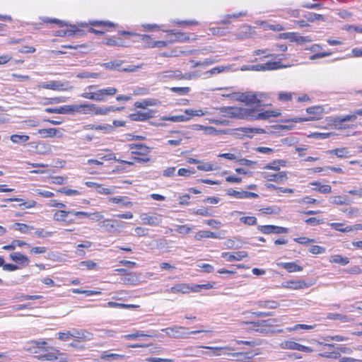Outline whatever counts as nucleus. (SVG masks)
<instances>
[{
	"label": "nucleus",
	"instance_id": "nucleus-41",
	"mask_svg": "<svg viewBox=\"0 0 362 362\" xmlns=\"http://www.w3.org/2000/svg\"><path fill=\"white\" fill-rule=\"evenodd\" d=\"M312 185L313 186H316L317 187L315 188L314 189L321 192V193H323V194H327V193H329L332 190V188L329 185H321L320 182H312L311 183Z\"/></svg>",
	"mask_w": 362,
	"mask_h": 362
},
{
	"label": "nucleus",
	"instance_id": "nucleus-22",
	"mask_svg": "<svg viewBox=\"0 0 362 362\" xmlns=\"http://www.w3.org/2000/svg\"><path fill=\"white\" fill-rule=\"evenodd\" d=\"M326 153L327 155H334L339 158H346L350 156L349 151L345 147L328 150Z\"/></svg>",
	"mask_w": 362,
	"mask_h": 362
},
{
	"label": "nucleus",
	"instance_id": "nucleus-60",
	"mask_svg": "<svg viewBox=\"0 0 362 362\" xmlns=\"http://www.w3.org/2000/svg\"><path fill=\"white\" fill-rule=\"evenodd\" d=\"M225 235H226L225 230H221L218 233H214V232L207 230L208 238H211L223 239V238H224Z\"/></svg>",
	"mask_w": 362,
	"mask_h": 362
},
{
	"label": "nucleus",
	"instance_id": "nucleus-33",
	"mask_svg": "<svg viewBox=\"0 0 362 362\" xmlns=\"http://www.w3.org/2000/svg\"><path fill=\"white\" fill-rule=\"evenodd\" d=\"M93 104H81V105H73L74 109H76L74 110V112H82L83 114H90L93 112L92 106Z\"/></svg>",
	"mask_w": 362,
	"mask_h": 362
},
{
	"label": "nucleus",
	"instance_id": "nucleus-44",
	"mask_svg": "<svg viewBox=\"0 0 362 362\" xmlns=\"http://www.w3.org/2000/svg\"><path fill=\"white\" fill-rule=\"evenodd\" d=\"M69 216V212L65 210L57 211L54 216L53 219L56 221H66V218Z\"/></svg>",
	"mask_w": 362,
	"mask_h": 362
},
{
	"label": "nucleus",
	"instance_id": "nucleus-12",
	"mask_svg": "<svg viewBox=\"0 0 362 362\" xmlns=\"http://www.w3.org/2000/svg\"><path fill=\"white\" fill-rule=\"evenodd\" d=\"M154 117V111L149 110L147 112H141L138 111L136 113H132L129 115V117L132 121H146Z\"/></svg>",
	"mask_w": 362,
	"mask_h": 362
},
{
	"label": "nucleus",
	"instance_id": "nucleus-50",
	"mask_svg": "<svg viewBox=\"0 0 362 362\" xmlns=\"http://www.w3.org/2000/svg\"><path fill=\"white\" fill-rule=\"evenodd\" d=\"M67 27H70L71 36H83L85 35V31L78 28L76 25L70 24L68 23Z\"/></svg>",
	"mask_w": 362,
	"mask_h": 362
},
{
	"label": "nucleus",
	"instance_id": "nucleus-25",
	"mask_svg": "<svg viewBox=\"0 0 362 362\" xmlns=\"http://www.w3.org/2000/svg\"><path fill=\"white\" fill-rule=\"evenodd\" d=\"M122 281L126 284L129 285H137L139 283V279L138 276L134 273L127 272L125 275L122 277Z\"/></svg>",
	"mask_w": 362,
	"mask_h": 362
},
{
	"label": "nucleus",
	"instance_id": "nucleus-61",
	"mask_svg": "<svg viewBox=\"0 0 362 362\" xmlns=\"http://www.w3.org/2000/svg\"><path fill=\"white\" fill-rule=\"evenodd\" d=\"M35 234L38 238H47L53 235L54 232L51 231H45L43 228H39L35 232Z\"/></svg>",
	"mask_w": 362,
	"mask_h": 362
},
{
	"label": "nucleus",
	"instance_id": "nucleus-2",
	"mask_svg": "<svg viewBox=\"0 0 362 362\" xmlns=\"http://www.w3.org/2000/svg\"><path fill=\"white\" fill-rule=\"evenodd\" d=\"M184 327L173 326L162 329L161 331L166 333L170 337L173 338H187L189 334H195L205 332L204 330H194L189 332H186Z\"/></svg>",
	"mask_w": 362,
	"mask_h": 362
},
{
	"label": "nucleus",
	"instance_id": "nucleus-64",
	"mask_svg": "<svg viewBox=\"0 0 362 362\" xmlns=\"http://www.w3.org/2000/svg\"><path fill=\"white\" fill-rule=\"evenodd\" d=\"M284 348L291 349V350H297L299 349L300 344L293 341H286L284 343Z\"/></svg>",
	"mask_w": 362,
	"mask_h": 362
},
{
	"label": "nucleus",
	"instance_id": "nucleus-57",
	"mask_svg": "<svg viewBox=\"0 0 362 362\" xmlns=\"http://www.w3.org/2000/svg\"><path fill=\"white\" fill-rule=\"evenodd\" d=\"M170 89L172 92L176 93L180 95H186L190 91L189 87H172Z\"/></svg>",
	"mask_w": 362,
	"mask_h": 362
},
{
	"label": "nucleus",
	"instance_id": "nucleus-40",
	"mask_svg": "<svg viewBox=\"0 0 362 362\" xmlns=\"http://www.w3.org/2000/svg\"><path fill=\"white\" fill-rule=\"evenodd\" d=\"M105 45L111 47H125L124 42L122 38L111 37L107 38L105 42Z\"/></svg>",
	"mask_w": 362,
	"mask_h": 362
},
{
	"label": "nucleus",
	"instance_id": "nucleus-49",
	"mask_svg": "<svg viewBox=\"0 0 362 362\" xmlns=\"http://www.w3.org/2000/svg\"><path fill=\"white\" fill-rule=\"evenodd\" d=\"M107 305L110 308H133L139 307L136 305L119 303L113 301H109Z\"/></svg>",
	"mask_w": 362,
	"mask_h": 362
},
{
	"label": "nucleus",
	"instance_id": "nucleus-11",
	"mask_svg": "<svg viewBox=\"0 0 362 362\" xmlns=\"http://www.w3.org/2000/svg\"><path fill=\"white\" fill-rule=\"evenodd\" d=\"M227 194L229 196L234 197L238 199H247V198H257L259 195L255 192H250L247 191H236L233 189H229L227 191Z\"/></svg>",
	"mask_w": 362,
	"mask_h": 362
},
{
	"label": "nucleus",
	"instance_id": "nucleus-18",
	"mask_svg": "<svg viewBox=\"0 0 362 362\" xmlns=\"http://www.w3.org/2000/svg\"><path fill=\"white\" fill-rule=\"evenodd\" d=\"M167 293H183L186 294L190 292L189 284H177L170 288L166 289Z\"/></svg>",
	"mask_w": 362,
	"mask_h": 362
},
{
	"label": "nucleus",
	"instance_id": "nucleus-34",
	"mask_svg": "<svg viewBox=\"0 0 362 362\" xmlns=\"http://www.w3.org/2000/svg\"><path fill=\"white\" fill-rule=\"evenodd\" d=\"M12 228L16 230H18L23 233H28L30 230H34V227L33 226H29L25 223H15Z\"/></svg>",
	"mask_w": 362,
	"mask_h": 362
},
{
	"label": "nucleus",
	"instance_id": "nucleus-42",
	"mask_svg": "<svg viewBox=\"0 0 362 362\" xmlns=\"http://www.w3.org/2000/svg\"><path fill=\"white\" fill-rule=\"evenodd\" d=\"M28 135L13 134L11 136V141L15 144H21L29 140Z\"/></svg>",
	"mask_w": 362,
	"mask_h": 362
},
{
	"label": "nucleus",
	"instance_id": "nucleus-1",
	"mask_svg": "<svg viewBox=\"0 0 362 362\" xmlns=\"http://www.w3.org/2000/svg\"><path fill=\"white\" fill-rule=\"evenodd\" d=\"M223 349L231 350L230 347H211V346H200L194 347L190 349H186V356H200L203 354L209 356H219V351Z\"/></svg>",
	"mask_w": 362,
	"mask_h": 362
},
{
	"label": "nucleus",
	"instance_id": "nucleus-16",
	"mask_svg": "<svg viewBox=\"0 0 362 362\" xmlns=\"http://www.w3.org/2000/svg\"><path fill=\"white\" fill-rule=\"evenodd\" d=\"M277 322H278L277 319L271 318V319L258 320L257 322H246V323L253 325L254 327H264L267 329V328L273 329V327L276 325V324Z\"/></svg>",
	"mask_w": 362,
	"mask_h": 362
},
{
	"label": "nucleus",
	"instance_id": "nucleus-36",
	"mask_svg": "<svg viewBox=\"0 0 362 362\" xmlns=\"http://www.w3.org/2000/svg\"><path fill=\"white\" fill-rule=\"evenodd\" d=\"M40 19L43 23H55L59 25V28H64L68 26V22L59 20L57 18H52L49 17H41Z\"/></svg>",
	"mask_w": 362,
	"mask_h": 362
},
{
	"label": "nucleus",
	"instance_id": "nucleus-59",
	"mask_svg": "<svg viewBox=\"0 0 362 362\" xmlns=\"http://www.w3.org/2000/svg\"><path fill=\"white\" fill-rule=\"evenodd\" d=\"M240 221L248 226H254L257 224V218L255 216H244L240 218Z\"/></svg>",
	"mask_w": 362,
	"mask_h": 362
},
{
	"label": "nucleus",
	"instance_id": "nucleus-17",
	"mask_svg": "<svg viewBox=\"0 0 362 362\" xmlns=\"http://www.w3.org/2000/svg\"><path fill=\"white\" fill-rule=\"evenodd\" d=\"M247 256V252L246 251H238L235 252V255H233L230 252H222L221 257L223 258L226 259L227 261L232 262V261H240L243 258L246 257Z\"/></svg>",
	"mask_w": 362,
	"mask_h": 362
},
{
	"label": "nucleus",
	"instance_id": "nucleus-13",
	"mask_svg": "<svg viewBox=\"0 0 362 362\" xmlns=\"http://www.w3.org/2000/svg\"><path fill=\"white\" fill-rule=\"evenodd\" d=\"M9 258L21 267H27L30 263L29 258L26 255L18 252L11 253L9 255Z\"/></svg>",
	"mask_w": 362,
	"mask_h": 362
},
{
	"label": "nucleus",
	"instance_id": "nucleus-19",
	"mask_svg": "<svg viewBox=\"0 0 362 362\" xmlns=\"http://www.w3.org/2000/svg\"><path fill=\"white\" fill-rule=\"evenodd\" d=\"M313 285L311 281L307 282L304 280L290 281L286 282V287L291 289H301L308 288Z\"/></svg>",
	"mask_w": 362,
	"mask_h": 362
},
{
	"label": "nucleus",
	"instance_id": "nucleus-54",
	"mask_svg": "<svg viewBox=\"0 0 362 362\" xmlns=\"http://www.w3.org/2000/svg\"><path fill=\"white\" fill-rule=\"evenodd\" d=\"M84 267L88 269H93L97 267V264L91 260H86L82 261L78 264V269H83Z\"/></svg>",
	"mask_w": 362,
	"mask_h": 362
},
{
	"label": "nucleus",
	"instance_id": "nucleus-46",
	"mask_svg": "<svg viewBox=\"0 0 362 362\" xmlns=\"http://www.w3.org/2000/svg\"><path fill=\"white\" fill-rule=\"evenodd\" d=\"M332 262L337 263L341 265H346L349 262V259L346 257H342L340 255H335L332 256V259L330 260Z\"/></svg>",
	"mask_w": 362,
	"mask_h": 362
},
{
	"label": "nucleus",
	"instance_id": "nucleus-8",
	"mask_svg": "<svg viewBox=\"0 0 362 362\" xmlns=\"http://www.w3.org/2000/svg\"><path fill=\"white\" fill-rule=\"evenodd\" d=\"M79 25L83 28H86L88 25L95 26V27H102V28H115L117 24L114 23L110 21H96V20H90L88 23H80Z\"/></svg>",
	"mask_w": 362,
	"mask_h": 362
},
{
	"label": "nucleus",
	"instance_id": "nucleus-32",
	"mask_svg": "<svg viewBox=\"0 0 362 362\" xmlns=\"http://www.w3.org/2000/svg\"><path fill=\"white\" fill-rule=\"evenodd\" d=\"M163 78L182 79V71L179 69L168 70L163 73Z\"/></svg>",
	"mask_w": 362,
	"mask_h": 362
},
{
	"label": "nucleus",
	"instance_id": "nucleus-27",
	"mask_svg": "<svg viewBox=\"0 0 362 362\" xmlns=\"http://www.w3.org/2000/svg\"><path fill=\"white\" fill-rule=\"evenodd\" d=\"M278 266L286 269L288 272H300L303 267L296 264V262H280Z\"/></svg>",
	"mask_w": 362,
	"mask_h": 362
},
{
	"label": "nucleus",
	"instance_id": "nucleus-28",
	"mask_svg": "<svg viewBox=\"0 0 362 362\" xmlns=\"http://www.w3.org/2000/svg\"><path fill=\"white\" fill-rule=\"evenodd\" d=\"M141 220L144 223L154 226H158L161 222V219L158 216H148L147 214H143Z\"/></svg>",
	"mask_w": 362,
	"mask_h": 362
},
{
	"label": "nucleus",
	"instance_id": "nucleus-62",
	"mask_svg": "<svg viewBox=\"0 0 362 362\" xmlns=\"http://www.w3.org/2000/svg\"><path fill=\"white\" fill-rule=\"evenodd\" d=\"M156 105V103L153 102V100H144L142 102H136L134 103V106L138 107V108H146L147 106H152V105Z\"/></svg>",
	"mask_w": 362,
	"mask_h": 362
},
{
	"label": "nucleus",
	"instance_id": "nucleus-7",
	"mask_svg": "<svg viewBox=\"0 0 362 362\" xmlns=\"http://www.w3.org/2000/svg\"><path fill=\"white\" fill-rule=\"evenodd\" d=\"M122 226V222L117 220L106 219L100 223V227L104 228L109 233H115Z\"/></svg>",
	"mask_w": 362,
	"mask_h": 362
},
{
	"label": "nucleus",
	"instance_id": "nucleus-39",
	"mask_svg": "<svg viewBox=\"0 0 362 362\" xmlns=\"http://www.w3.org/2000/svg\"><path fill=\"white\" fill-rule=\"evenodd\" d=\"M190 117H187L184 115L161 117V119L163 121H171L173 122H185L188 121Z\"/></svg>",
	"mask_w": 362,
	"mask_h": 362
},
{
	"label": "nucleus",
	"instance_id": "nucleus-5",
	"mask_svg": "<svg viewBox=\"0 0 362 362\" xmlns=\"http://www.w3.org/2000/svg\"><path fill=\"white\" fill-rule=\"evenodd\" d=\"M234 131H241V132L245 133H255V134H264L266 132L264 129L262 128H255V127H240L234 129H222V130H218L216 133V135L219 134H232V132Z\"/></svg>",
	"mask_w": 362,
	"mask_h": 362
},
{
	"label": "nucleus",
	"instance_id": "nucleus-51",
	"mask_svg": "<svg viewBox=\"0 0 362 362\" xmlns=\"http://www.w3.org/2000/svg\"><path fill=\"white\" fill-rule=\"evenodd\" d=\"M100 358L103 360H118L124 358V356L117 354H107L106 352H104L102 354Z\"/></svg>",
	"mask_w": 362,
	"mask_h": 362
},
{
	"label": "nucleus",
	"instance_id": "nucleus-3",
	"mask_svg": "<svg viewBox=\"0 0 362 362\" xmlns=\"http://www.w3.org/2000/svg\"><path fill=\"white\" fill-rule=\"evenodd\" d=\"M231 110H233V118L251 121V116L257 111V109L233 107Z\"/></svg>",
	"mask_w": 362,
	"mask_h": 362
},
{
	"label": "nucleus",
	"instance_id": "nucleus-30",
	"mask_svg": "<svg viewBox=\"0 0 362 362\" xmlns=\"http://www.w3.org/2000/svg\"><path fill=\"white\" fill-rule=\"evenodd\" d=\"M123 60H113L109 62L103 63L101 64L102 66L110 70H117L121 71V65L124 63Z\"/></svg>",
	"mask_w": 362,
	"mask_h": 362
},
{
	"label": "nucleus",
	"instance_id": "nucleus-15",
	"mask_svg": "<svg viewBox=\"0 0 362 362\" xmlns=\"http://www.w3.org/2000/svg\"><path fill=\"white\" fill-rule=\"evenodd\" d=\"M128 147L130 150L136 149L137 151H132V153L134 155L146 156L149 152L151 148L144 144H129Z\"/></svg>",
	"mask_w": 362,
	"mask_h": 362
},
{
	"label": "nucleus",
	"instance_id": "nucleus-9",
	"mask_svg": "<svg viewBox=\"0 0 362 362\" xmlns=\"http://www.w3.org/2000/svg\"><path fill=\"white\" fill-rule=\"evenodd\" d=\"M262 176L264 179L268 181H272L275 182H281L288 178L285 171L279 172V173L275 174H270L267 172H263L262 173Z\"/></svg>",
	"mask_w": 362,
	"mask_h": 362
},
{
	"label": "nucleus",
	"instance_id": "nucleus-31",
	"mask_svg": "<svg viewBox=\"0 0 362 362\" xmlns=\"http://www.w3.org/2000/svg\"><path fill=\"white\" fill-rule=\"evenodd\" d=\"M139 337H158L157 334L153 332L149 334H145L143 331H136L135 333L129 334L124 336L126 339H136Z\"/></svg>",
	"mask_w": 362,
	"mask_h": 362
},
{
	"label": "nucleus",
	"instance_id": "nucleus-6",
	"mask_svg": "<svg viewBox=\"0 0 362 362\" xmlns=\"http://www.w3.org/2000/svg\"><path fill=\"white\" fill-rule=\"evenodd\" d=\"M258 230L264 234H281L288 232L287 228L273 225L259 226Z\"/></svg>",
	"mask_w": 362,
	"mask_h": 362
},
{
	"label": "nucleus",
	"instance_id": "nucleus-21",
	"mask_svg": "<svg viewBox=\"0 0 362 362\" xmlns=\"http://www.w3.org/2000/svg\"><path fill=\"white\" fill-rule=\"evenodd\" d=\"M83 129L84 130H101L103 131L104 133H109L110 132H112L114 130V127L108 124H87L83 127Z\"/></svg>",
	"mask_w": 362,
	"mask_h": 362
},
{
	"label": "nucleus",
	"instance_id": "nucleus-63",
	"mask_svg": "<svg viewBox=\"0 0 362 362\" xmlns=\"http://www.w3.org/2000/svg\"><path fill=\"white\" fill-rule=\"evenodd\" d=\"M185 113L186 114L187 117H190V118L193 116H203L204 115V112L202 110H191L187 109L185 110Z\"/></svg>",
	"mask_w": 362,
	"mask_h": 362
},
{
	"label": "nucleus",
	"instance_id": "nucleus-56",
	"mask_svg": "<svg viewBox=\"0 0 362 362\" xmlns=\"http://www.w3.org/2000/svg\"><path fill=\"white\" fill-rule=\"evenodd\" d=\"M126 199H127V197H115L110 198V201L112 202V203H115V204L122 203L123 205H124L126 206H132V204L131 202H124Z\"/></svg>",
	"mask_w": 362,
	"mask_h": 362
},
{
	"label": "nucleus",
	"instance_id": "nucleus-58",
	"mask_svg": "<svg viewBox=\"0 0 362 362\" xmlns=\"http://www.w3.org/2000/svg\"><path fill=\"white\" fill-rule=\"evenodd\" d=\"M100 76V74L98 73H91L88 71H82L78 73L76 75L77 78H97Z\"/></svg>",
	"mask_w": 362,
	"mask_h": 362
},
{
	"label": "nucleus",
	"instance_id": "nucleus-52",
	"mask_svg": "<svg viewBox=\"0 0 362 362\" xmlns=\"http://www.w3.org/2000/svg\"><path fill=\"white\" fill-rule=\"evenodd\" d=\"M304 17L310 22H314L315 21H324L325 18L321 14L315 13H308L304 16Z\"/></svg>",
	"mask_w": 362,
	"mask_h": 362
},
{
	"label": "nucleus",
	"instance_id": "nucleus-43",
	"mask_svg": "<svg viewBox=\"0 0 362 362\" xmlns=\"http://www.w3.org/2000/svg\"><path fill=\"white\" fill-rule=\"evenodd\" d=\"M252 329L259 333H261L262 334H274L275 332H282V329H279L277 331L274 330V329L267 328V329L264 327H254L252 325Z\"/></svg>",
	"mask_w": 362,
	"mask_h": 362
},
{
	"label": "nucleus",
	"instance_id": "nucleus-4",
	"mask_svg": "<svg viewBox=\"0 0 362 362\" xmlns=\"http://www.w3.org/2000/svg\"><path fill=\"white\" fill-rule=\"evenodd\" d=\"M235 100L245 103L247 105L256 104L257 107L263 106L261 100H259L255 94L238 93Z\"/></svg>",
	"mask_w": 362,
	"mask_h": 362
},
{
	"label": "nucleus",
	"instance_id": "nucleus-23",
	"mask_svg": "<svg viewBox=\"0 0 362 362\" xmlns=\"http://www.w3.org/2000/svg\"><path fill=\"white\" fill-rule=\"evenodd\" d=\"M73 337L90 341L93 339V334L84 329H73Z\"/></svg>",
	"mask_w": 362,
	"mask_h": 362
},
{
	"label": "nucleus",
	"instance_id": "nucleus-20",
	"mask_svg": "<svg viewBox=\"0 0 362 362\" xmlns=\"http://www.w3.org/2000/svg\"><path fill=\"white\" fill-rule=\"evenodd\" d=\"M325 347H327L328 349H334L324 351L323 353L320 354V356H321L322 357H325V358H334V359L340 358L341 354H339V351H337V349L334 344H325Z\"/></svg>",
	"mask_w": 362,
	"mask_h": 362
},
{
	"label": "nucleus",
	"instance_id": "nucleus-26",
	"mask_svg": "<svg viewBox=\"0 0 362 362\" xmlns=\"http://www.w3.org/2000/svg\"><path fill=\"white\" fill-rule=\"evenodd\" d=\"M167 32L170 34L172 41L187 42L189 40V37L184 33L175 32L174 30H170Z\"/></svg>",
	"mask_w": 362,
	"mask_h": 362
},
{
	"label": "nucleus",
	"instance_id": "nucleus-47",
	"mask_svg": "<svg viewBox=\"0 0 362 362\" xmlns=\"http://www.w3.org/2000/svg\"><path fill=\"white\" fill-rule=\"evenodd\" d=\"M120 34L122 35L134 36L136 37V41H147L151 39V37L148 35H137L129 31H122Z\"/></svg>",
	"mask_w": 362,
	"mask_h": 362
},
{
	"label": "nucleus",
	"instance_id": "nucleus-48",
	"mask_svg": "<svg viewBox=\"0 0 362 362\" xmlns=\"http://www.w3.org/2000/svg\"><path fill=\"white\" fill-rule=\"evenodd\" d=\"M272 112H269V110H266L264 112L258 113L255 115V113L252 114V116H251L252 120H258V119H267L269 117H271V115H273Z\"/></svg>",
	"mask_w": 362,
	"mask_h": 362
},
{
	"label": "nucleus",
	"instance_id": "nucleus-35",
	"mask_svg": "<svg viewBox=\"0 0 362 362\" xmlns=\"http://www.w3.org/2000/svg\"><path fill=\"white\" fill-rule=\"evenodd\" d=\"M168 240L165 238H159L156 240H153L151 242L149 245L151 246L153 249H163L167 247Z\"/></svg>",
	"mask_w": 362,
	"mask_h": 362
},
{
	"label": "nucleus",
	"instance_id": "nucleus-14",
	"mask_svg": "<svg viewBox=\"0 0 362 362\" xmlns=\"http://www.w3.org/2000/svg\"><path fill=\"white\" fill-rule=\"evenodd\" d=\"M73 105H64L59 107H47L45 110L46 112L54 114H71L74 112Z\"/></svg>",
	"mask_w": 362,
	"mask_h": 362
},
{
	"label": "nucleus",
	"instance_id": "nucleus-29",
	"mask_svg": "<svg viewBox=\"0 0 362 362\" xmlns=\"http://www.w3.org/2000/svg\"><path fill=\"white\" fill-rule=\"evenodd\" d=\"M255 304L259 308L275 309L279 306V303L276 300H258Z\"/></svg>",
	"mask_w": 362,
	"mask_h": 362
},
{
	"label": "nucleus",
	"instance_id": "nucleus-53",
	"mask_svg": "<svg viewBox=\"0 0 362 362\" xmlns=\"http://www.w3.org/2000/svg\"><path fill=\"white\" fill-rule=\"evenodd\" d=\"M173 23H174L177 25H180V26H189V25H198V21L196 20H189V21L174 20V21H173Z\"/></svg>",
	"mask_w": 362,
	"mask_h": 362
},
{
	"label": "nucleus",
	"instance_id": "nucleus-55",
	"mask_svg": "<svg viewBox=\"0 0 362 362\" xmlns=\"http://www.w3.org/2000/svg\"><path fill=\"white\" fill-rule=\"evenodd\" d=\"M327 317L329 320H339L342 322H347L349 318L348 316L339 313H328Z\"/></svg>",
	"mask_w": 362,
	"mask_h": 362
},
{
	"label": "nucleus",
	"instance_id": "nucleus-24",
	"mask_svg": "<svg viewBox=\"0 0 362 362\" xmlns=\"http://www.w3.org/2000/svg\"><path fill=\"white\" fill-rule=\"evenodd\" d=\"M357 115H362V109L356 110L352 115L339 116L336 117L335 122H344L348 121H354L357 118Z\"/></svg>",
	"mask_w": 362,
	"mask_h": 362
},
{
	"label": "nucleus",
	"instance_id": "nucleus-10",
	"mask_svg": "<svg viewBox=\"0 0 362 362\" xmlns=\"http://www.w3.org/2000/svg\"><path fill=\"white\" fill-rule=\"evenodd\" d=\"M68 83H62L59 81H50L48 83H43L40 87L45 89H50L54 90H66Z\"/></svg>",
	"mask_w": 362,
	"mask_h": 362
},
{
	"label": "nucleus",
	"instance_id": "nucleus-45",
	"mask_svg": "<svg viewBox=\"0 0 362 362\" xmlns=\"http://www.w3.org/2000/svg\"><path fill=\"white\" fill-rule=\"evenodd\" d=\"M57 129L54 128H49V129H41L38 130V134H40L42 137H53L57 134Z\"/></svg>",
	"mask_w": 362,
	"mask_h": 362
},
{
	"label": "nucleus",
	"instance_id": "nucleus-37",
	"mask_svg": "<svg viewBox=\"0 0 362 362\" xmlns=\"http://www.w3.org/2000/svg\"><path fill=\"white\" fill-rule=\"evenodd\" d=\"M329 225L335 230L342 233H347L354 230V228L351 226L343 228L342 226H344V223H330Z\"/></svg>",
	"mask_w": 362,
	"mask_h": 362
},
{
	"label": "nucleus",
	"instance_id": "nucleus-38",
	"mask_svg": "<svg viewBox=\"0 0 362 362\" xmlns=\"http://www.w3.org/2000/svg\"><path fill=\"white\" fill-rule=\"evenodd\" d=\"M264 71L266 70H276L287 67L286 65H283L281 62H268L264 64Z\"/></svg>",
	"mask_w": 362,
	"mask_h": 362
}]
</instances>
